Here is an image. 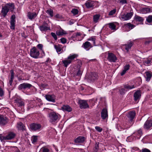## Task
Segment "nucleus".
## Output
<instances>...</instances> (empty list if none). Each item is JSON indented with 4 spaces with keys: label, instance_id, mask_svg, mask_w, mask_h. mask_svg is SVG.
Segmentation results:
<instances>
[{
    "label": "nucleus",
    "instance_id": "nucleus-1",
    "mask_svg": "<svg viewBox=\"0 0 152 152\" xmlns=\"http://www.w3.org/2000/svg\"><path fill=\"white\" fill-rule=\"evenodd\" d=\"M60 116L58 113L51 110V112L48 114L49 122L51 123H55L59 119Z\"/></svg>",
    "mask_w": 152,
    "mask_h": 152
},
{
    "label": "nucleus",
    "instance_id": "nucleus-2",
    "mask_svg": "<svg viewBox=\"0 0 152 152\" xmlns=\"http://www.w3.org/2000/svg\"><path fill=\"white\" fill-rule=\"evenodd\" d=\"M78 55L76 54H70L67 58L62 61L64 66L66 67L68 65L71 64L75 58H77Z\"/></svg>",
    "mask_w": 152,
    "mask_h": 152
},
{
    "label": "nucleus",
    "instance_id": "nucleus-3",
    "mask_svg": "<svg viewBox=\"0 0 152 152\" xmlns=\"http://www.w3.org/2000/svg\"><path fill=\"white\" fill-rule=\"evenodd\" d=\"M78 62L77 67L75 68L74 74L77 76H80L81 75L83 72V69L81 67L82 63L80 60H78Z\"/></svg>",
    "mask_w": 152,
    "mask_h": 152
},
{
    "label": "nucleus",
    "instance_id": "nucleus-4",
    "mask_svg": "<svg viewBox=\"0 0 152 152\" xmlns=\"http://www.w3.org/2000/svg\"><path fill=\"white\" fill-rule=\"evenodd\" d=\"M30 55L33 58H37L39 55V51L35 47H34L30 50Z\"/></svg>",
    "mask_w": 152,
    "mask_h": 152
},
{
    "label": "nucleus",
    "instance_id": "nucleus-5",
    "mask_svg": "<svg viewBox=\"0 0 152 152\" xmlns=\"http://www.w3.org/2000/svg\"><path fill=\"white\" fill-rule=\"evenodd\" d=\"M80 108L81 109H85L89 107V106L87 103V101L85 100H80L78 101Z\"/></svg>",
    "mask_w": 152,
    "mask_h": 152
},
{
    "label": "nucleus",
    "instance_id": "nucleus-6",
    "mask_svg": "<svg viewBox=\"0 0 152 152\" xmlns=\"http://www.w3.org/2000/svg\"><path fill=\"white\" fill-rule=\"evenodd\" d=\"M32 86V85L28 83H24L20 84L18 86V89L19 90L24 89L25 90L27 88L29 89Z\"/></svg>",
    "mask_w": 152,
    "mask_h": 152
},
{
    "label": "nucleus",
    "instance_id": "nucleus-7",
    "mask_svg": "<svg viewBox=\"0 0 152 152\" xmlns=\"http://www.w3.org/2000/svg\"><path fill=\"white\" fill-rule=\"evenodd\" d=\"M133 15L132 12L128 13L126 14H124L121 16V20L123 21L129 20Z\"/></svg>",
    "mask_w": 152,
    "mask_h": 152
},
{
    "label": "nucleus",
    "instance_id": "nucleus-8",
    "mask_svg": "<svg viewBox=\"0 0 152 152\" xmlns=\"http://www.w3.org/2000/svg\"><path fill=\"white\" fill-rule=\"evenodd\" d=\"M107 59L110 62H115L117 60V58L113 53H108Z\"/></svg>",
    "mask_w": 152,
    "mask_h": 152
},
{
    "label": "nucleus",
    "instance_id": "nucleus-9",
    "mask_svg": "<svg viewBox=\"0 0 152 152\" xmlns=\"http://www.w3.org/2000/svg\"><path fill=\"white\" fill-rule=\"evenodd\" d=\"M7 118L3 115H0V125L2 126L6 125L8 122Z\"/></svg>",
    "mask_w": 152,
    "mask_h": 152
},
{
    "label": "nucleus",
    "instance_id": "nucleus-10",
    "mask_svg": "<svg viewBox=\"0 0 152 152\" xmlns=\"http://www.w3.org/2000/svg\"><path fill=\"white\" fill-rule=\"evenodd\" d=\"M45 97L47 100L53 102H55L56 97L54 95L47 94Z\"/></svg>",
    "mask_w": 152,
    "mask_h": 152
},
{
    "label": "nucleus",
    "instance_id": "nucleus-11",
    "mask_svg": "<svg viewBox=\"0 0 152 152\" xmlns=\"http://www.w3.org/2000/svg\"><path fill=\"white\" fill-rule=\"evenodd\" d=\"M141 96V93L140 90L137 91L134 93V100L135 101H138L140 98Z\"/></svg>",
    "mask_w": 152,
    "mask_h": 152
},
{
    "label": "nucleus",
    "instance_id": "nucleus-12",
    "mask_svg": "<svg viewBox=\"0 0 152 152\" xmlns=\"http://www.w3.org/2000/svg\"><path fill=\"white\" fill-rule=\"evenodd\" d=\"M152 126V120H148L145 122L144 128L145 129H148Z\"/></svg>",
    "mask_w": 152,
    "mask_h": 152
},
{
    "label": "nucleus",
    "instance_id": "nucleus-13",
    "mask_svg": "<svg viewBox=\"0 0 152 152\" xmlns=\"http://www.w3.org/2000/svg\"><path fill=\"white\" fill-rule=\"evenodd\" d=\"M41 127V125L39 124L33 123L30 125L31 129L34 131L40 129Z\"/></svg>",
    "mask_w": 152,
    "mask_h": 152
},
{
    "label": "nucleus",
    "instance_id": "nucleus-14",
    "mask_svg": "<svg viewBox=\"0 0 152 152\" xmlns=\"http://www.w3.org/2000/svg\"><path fill=\"white\" fill-rule=\"evenodd\" d=\"M15 15H12L11 17L10 20V27L11 29L14 30L15 29Z\"/></svg>",
    "mask_w": 152,
    "mask_h": 152
},
{
    "label": "nucleus",
    "instance_id": "nucleus-15",
    "mask_svg": "<svg viewBox=\"0 0 152 152\" xmlns=\"http://www.w3.org/2000/svg\"><path fill=\"white\" fill-rule=\"evenodd\" d=\"M92 47V45L88 41L84 43L82 46V47L84 48L86 50H88Z\"/></svg>",
    "mask_w": 152,
    "mask_h": 152
},
{
    "label": "nucleus",
    "instance_id": "nucleus-16",
    "mask_svg": "<svg viewBox=\"0 0 152 152\" xmlns=\"http://www.w3.org/2000/svg\"><path fill=\"white\" fill-rule=\"evenodd\" d=\"M85 4L86 8L89 9L94 7V3L93 1L91 0H88L86 1Z\"/></svg>",
    "mask_w": 152,
    "mask_h": 152
},
{
    "label": "nucleus",
    "instance_id": "nucleus-17",
    "mask_svg": "<svg viewBox=\"0 0 152 152\" xmlns=\"http://www.w3.org/2000/svg\"><path fill=\"white\" fill-rule=\"evenodd\" d=\"M135 114L136 113L134 111H130L127 114V116L130 119L131 121H132L135 116Z\"/></svg>",
    "mask_w": 152,
    "mask_h": 152
},
{
    "label": "nucleus",
    "instance_id": "nucleus-18",
    "mask_svg": "<svg viewBox=\"0 0 152 152\" xmlns=\"http://www.w3.org/2000/svg\"><path fill=\"white\" fill-rule=\"evenodd\" d=\"M47 23H44L43 24L39 27L40 30L41 31H46L49 30V28L47 26Z\"/></svg>",
    "mask_w": 152,
    "mask_h": 152
},
{
    "label": "nucleus",
    "instance_id": "nucleus-19",
    "mask_svg": "<svg viewBox=\"0 0 152 152\" xmlns=\"http://www.w3.org/2000/svg\"><path fill=\"white\" fill-rule=\"evenodd\" d=\"M101 116L103 119H105L108 117L107 110L106 109H103L101 113Z\"/></svg>",
    "mask_w": 152,
    "mask_h": 152
},
{
    "label": "nucleus",
    "instance_id": "nucleus-20",
    "mask_svg": "<svg viewBox=\"0 0 152 152\" xmlns=\"http://www.w3.org/2000/svg\"><path fill=\"white\" fill-rule=\"evenodd\" d=\"M61 109L64 111L70 112L72 110V108L68 105H64L61 107Z\"/></svg>",
    "mask_w": 152,
    "mask_h": 152
},
{
    "label": "nucleus",
    "instance_id": "nucleus-21",
    "mask_svg": "<svg viewBox=\"0 0 152 152\" xmlns=\"http://www.w3.org/2000/svg\"><path fill=\"white\" fill-rule=\"evenodd\" d=\"M37 15V14L36 12H28L27 16L29 19L32 20L36 18Z\"/></svg>",
    "mask_w": 152,
    "mask_h": 152
},
{
    "label": "nucleus",
    "instance_id": "nucleus-22",
    "mask_svg": "<svg viewBox=\"0 0 152 152\" xmlns=\"http://www.w3.org/2000/svg\"><path fill=\"white\" fill-rule=\"evenodd\" d=\"M15 136V134L14 133L10 132L6 136V140H11L14 138Z\"/></svg>",
    "mask_w": 152,
    "mask_h": 152
},
{
    "label": "nucleus",
    "instance_id": "nucleus-23",
    "mask_svg": "<svg viewBox=\"0 0 152 152\" xmlns=\"http://www.w3.org/2000/svg\"><path fill=\"white\" fill-rule=\"evenodd\" d=\"M133 45V42H128L126 44L124 45V46H125V50L127 52H128L129 51V49H131V47Z\"/></svg>",
    "mask_w": 152,
    "mask_h": 152
},
{
    "label": "nucleus",
    "instance_id": "nucleus-24",
    "mask_svg": "<svg viewBox=\"0 0 152 152\" xmlns=\"http://www.w3.org/2000/svg\"><path fill=\"white\" fill-rule=\"evenodd\" d=\"M9 10V8L7 6H4L2 8L1 13L4 17H5L6 16Z\"/></svg>",
    "mask_w": 152,
    "mask_h": 152
},
{
    "label": "nucleus",
    "instance_id": "nucleus-25",
    "mask_svg": "<svg viewBox=\"0 0 152 152\" xmlns=\"http://www.w3.org/2000/svg\"><path fill=\"white\" fill-rule=\"evenodd\" d=\"M84 137H83L80 136L78 137L75 140V143H80L83 142L85 140Z\"/></svg>",
    "mask_w": 152,
    "mask_h": 152
},
{
    "label": "nucleus",
    "instance_id": "nucleus-26",
    "mask_svg": "<svg viewBox=\"0 0 152 152\" xmlns=\"http://www.w3.org/2000/svg\"><path fill=\"white\" fill-rule=\"evenodd\" d=\"M145 73L146 74L145 77L146 80L147 81H149L152 77V73L148 71L145 72Z\"/></svg>",
    "mask_w": 152,
    "mask_h": 152
},
{
    "label": "nucleus",
    "instance_id": "nucleus-27",
    "mask_svg": "<svg viewBox=\"0 0 152 152\" xmlns=\"http://www.w3.org/2000/svg\"><path fill=\"white\" fill-rule=\"evenodd\" d=\"M124 26L126 28L128 29V31L133 29L135 26V25L131 24L130 23L125 24Z\"/></svg>",
    "mask_w": 152,
    "mask_h": 152
},
{
    "label": "nucleus",
    "instance_id": "nucleus-28",
    "mask_svg": "<svg viewBox=\"0 0 152 152\" xmlns=\"http://www.w3.org/2000/svg\"><path fill=\"white\" fill-rule=\"evenodd\" d=\"M98 77V75L95 72H92L91 75L90 79L92 81H94L97 79Z\"/></svg>",
    "mask_w": 152,
    "mask_h": 152
},
{
    "label": "nucleus",
    "instance_id": "nucleus-29",
    "mask_svg": "<svg viewBox=\"0 0 152 152\" xmlns=\"http://www.w3.org/2000/svg\"><path fill=\"white\" fill-rule=\"evenodd\" d=\"M134 19L136 21L139 22L140 23L142 22L144 20V19L142 17L137 15H135V16Z\"/></svg>",
    "mask_w": 152,
    "mask_h": 152
},
{
    "label": "nucleus",
    "instance_id": "nucleus-30",
    "mask_svg": "<svg viewBox=\"0 0 152 152\" xmlns=\"http://www.w3.org/2000/svg\"><path fill=\"white\" fill-rule=\"evenodd\" d=\"M56 34L58 36L63 35L66 34V32L63 29L58 30L56 32Z\"/></svg>",
    "mask_w": 152,
    "mask_h": 152
},
{
    "label": "nucleus",
    "instance_id": "nucleus-31",
    "mask_svg": "<svg viewBox=\"0 0 152 152\" xmlns=\"http://www.w3.org/2000/svg\"><path fill=\"white\" fill-rule=\"evenodd\" d=\"M10 72L11 73V76L10 80L9 81V84H10V86H11L14 78V75L12 70H11Z\"/></svg>",
    "mask_w": 152,
    "mask_h": 152
},
{
    "label": "nucleus",
    "instance_id": "nucleus-32",
    "mask_svg": "<svg viewBox=\"0 0 152 152\" xmlns=\"http://www.w3.org/2000/svg\"><path fill=\"white\" fill-rule=\"evenodd\" d=\"M38 140V136H33L31 138V141L32 142L35 144L37 142Z\"/></svg>",
    "mask_w": 152,
    "mask_h": 152
},
{
    "label": "nucleus",
    "instance_id": "nucleus-33",
    "mask_svg": "<svg viewBox=\"0 0 152 152\" xmlns=\"http://www.w3.org/2000/svg\"><path fill=\"white\" fill-rule=\"evenodd\" d=\"M17 127L19 130H23L24 129L23 125L22 123L20 122L18 123Z\"/></svg>",
    "mask_w": 152,
    "mask_h": 152
},
{
    "label": "nucleus",
    "instance_id": "nucleus-34",
    "mask_svg": "<svg viewBox=\"0 0 152 152\" xmlns=\"http://www.w3.org/2000/svg\"><path fill=\"white\" fill-rule=\"evenodd\" d=\"M16 103L18 104L19 106H22L24 105V103L21 100L18 99L16 100Z\"/></svg>",
    "mask_w": 152,
    "mask_h": 152
},
{
    "label": "nucleus",
    "instance_id": "nucleus-35",
    "mask_svg": "<svg viewBox=\"0 0 152 152\" xmlns=\"http://www.w3.org/2000/svg\"><path fill=\"white\" fill-rule=\"evenodd\" d=\"M54 48L56 50V51L58 53H60L61 50V46L60 45H54Z\"/></svg>",
    "mask_w": 152,
    "mask_h": 152
},
{
    "label": "nucleus",
    "instance_id": "nucleus-36",
    "mask_svg": "<svg viewBox=\"0 0 152 152\" xmlns=\"http://www.w3.org/2000/svg\"><path fill=\"white\" fill-rule=\"evenodd\" d=\"M109 27L112 30H116V26L113 23H110L108 24Z\"/></svg>",
    "mask_w": 152,
    "mask_h": 152
},
{
    "label": "nucleus",
    "instance_id": "nucleus-37",
    "mask_svg": "<svg viewBox=\"0 0 152 152\" xmlns=\"http://www.w3.org/2000/svg\"><path fill=\"white\" fill-rule=\"evenodd\" d=\"M46 12L51 17L53 16V11L52 10L49 9L46 11Z\"/></svg>",
    "mask_w": 152,
    "mask_h": 152
},
{
    "label": "nucleus",
    "instance_id": "nucleus-38",
    "mask_svg": "<svg viewBox=\"0 0 152 152\" xmlns=\"http://www.w3.org/2000/svg\"><path fill=\"white\" fill-rule=\"evenodd\" d=\"M137 137L138 139H139L142 134V131L141 129L138 130L137 132Z\"/></svg>",
    "mask_w": 152,
    "mask_h": 152
},
{
    "label": "nucleus",
    "instance_id": "nucleus-39",
    "mask_svg": "<svg viewBox=\"0 0 152 152\" xmlns=\"http://www.w3.org/2000/svg\"><path fill=\"white\" fill-rule=\"evenodd\" d=\"M42 152H48L50 151L49 149L46 147H44L42 148L40 150Z\"/></svg>",
    "mask_w": 152,
    "mask_h": 152
},
{
    "label": "nucleus",
    "instance_id": "nucleus-40",
    "mask_svg": "<svg viewBox=\"0 0 152 152\" xmlns=\"http://www.w3.org/2000/svg\"><path fill=\"white\" fill-rule=\"evenodd\" d=\"M99 15H96L93 16V20L94 22L96 23L97 22L99 18Z\"/></svg>",
    "mask_w": 152,
    "mask_h": 152
},
{
    "label": "nucleus",
    "instance_id": "nucleus-41",
    "mask_svg": "<svg viewBox=\"0 0 152 152\" xmlns=\"http://www.w3.org/2000/svg\"><path fill=\"white\" fill-rule=\"evenodd\" d=\"M150 11V9L147 8H145L142 10V12L143 13H147L149 12Z\"/></svg>",
    "mask_w": 152,
    "mask_h": 152
},
{
    "label": "nucleus",
    "instance_id": "nucleus-42",
    "mask_svg": "<svg viewBox=\"0 0 152 152\" xmlns=\"http://www.w3.org/2000/svg\"><path fill=\"white\" fill-rule=\"evenodd\" d=\"M124 87L125 89H127L128 90L132 89L134 88L133 85L130 86L129 85H126L124 86Z\"/></svg>",
    "mask_w": 152,
    "mask_h": 152
},
{
    "label": "nucleus",
    "instance_id": "nucleus-43",
    "mask_svg": "<svg viewBox=\"0 0 152 152\" xmlns=\"http://www.w3.org/2000/svg\"><path fill=\"white\" fill-rule=\"evenodd\" d=\"M117 2L123 4H127V1L126 0H119L117 1Z\"/></svg>",
    "mask_w": 152,
    "mask_h": 152
},
{
    "label": "nucleus",
    "instance_id": "nucleus-44",
    "mask_svg": "<svg viewBox=\"0 0 152 152\" xmlns=\"http://www.w3.org/2000/svg\"><path fill=\"white\" fill-rule=\"evenodd\" d=\"M71 12L74 15H75L78 13V11L77 9H73L72 10Z\"/></svg>",
    "mask_w": 152,
    "mask_h": 152
},
{
    "label": "nucleus",
    "instance_id": "nucleus-45",
    "mask_svg": "<svg viewBox=\"0 0 152 152\" xmlns=\"http://www.w3.org/2000/svg\"><path fill=\"white\" fill-rule=\"evenodd\" d=\"M95 39L94 37H91L88 39V40L91 41L92 42V45L94 46L95 45Z\"/></svg>",
    "mask_w": 152,
    "mask_h": 152
},
{
    "label": "nucleus",
    "instance_id": "nucleus-46",
    "mask_svg": "<svg viewBox=\"0 0 152 152\" xmlns=\"http://www.w3.org/2000/svg\"><path fill=\"white\" fill-rule=\"evenodd\" d=\"M146 20L148 23H151L152 21V16H148L146 18Z\"/></svg>",
    "mask_w": 152,
    "mask_h": 152
},
{
    "label": "nucleus",
    "instance_id": "nucleus-47",
    "mask_svg": "<svg viewBox=\"0 0 152 152\" xmlns=\"http://www.w3.org/2000/svg\"><path fill=\"white\" fill-rule=\"evenodd\" d=\"M7 6L9 9L10 8L11 9H13L14 7V4H8Z\"/></svg>",
    "mask_w": 152,
    "mask_h": 152
},
{
    "label": "nucleus",
    "instance_id": "nucleus-48",
    "mask_svg": "<svg viewBox=\"0 0 152 152\" xmlns=\"http://www.w3.org/2000/svg\"><path fill=\"white\" fill-rule=\"evenodd\" d=\"M116 11V9H114L111 10L109 13L108 15H112L114 14Z\"/></svg>",
    "mask_w": 152,
    "mask_h": 152
},
{
    "label": "nucleus",
    "instance_id": "nucleus-49",
    "mask_svg": "<svg viewBox=\"0 0 152 152\" xmlns=\"http://www.w3.org/2000/svg\"><path fill=\"white\" fill-rule=\"evenodd\" d=\"M95 129L97 131L99 132H101L102 130V129L99 126H96L95 127Z\"/></svg>",
    "mask_w": 152,
    "mask_h": 152
},
{
    "label": "nucleus",
    "instance_id": "nucleus-50",
    "mask_svg": "<svg viewBox=\"0 0 152 152\" xmlns=\"http://www.w3.org/2000/svg\"><path fill=\"white\" fill-rule=\"evenodd\" d=\"M130 67V65L129 64H126L124 66V69L126 71L128 70Z\"/></svg>",
    "mask_w": 152,
    "mask_h": 152
},
{
    "label": "nucleus",
    "instance_id": "nucleus-51",
    "mask_svg": "<svg viewBox=\"0 0 152 152\" xmlns=\"http://www.w3.org/2000/svg\"><path fill=\"white\" fill-rule=\"evenodd\" d=\"M51 34L55 40H56L57 39V37L55 33L53 32H51Z\"/></svg>",
    "mask_w": 152,
    "mask_h": 152
},
{
    "label": "nucleus",
    "instance_id": "nucleus-52",
    "mask_svg": "<svg viewBox=\"0 0 152 152\" xmlns=\"http://www.w3.org/2000/svg\"><path fill=\"white\" fill-rule=\"evenodd\" d=\"M81 34L80 32L75 33L73 34L74 37H77L78 36H80Z\"/></svg>",
    "mask_w": 152,
    "mask_h": 152
},
{
    "label": "nucleus",
    "instance_id": "nucleus-53",
    "mask_svg": "<svg viewBox=\"0 0 152 152\" xmlns=\"http://www.w3.org/2000/svg\"><path fill=\"white\" fill-rule=\"evenodd\" d=\"M61 42L63 44H65L66 42V40L65 38H62L60 39Z\"/></svg>",
    "mask_w": 152,
    "mask_h": 152
},
{
    "label": "nucleus",
    "instance_id": "nucleus-54",
    "mask_svg": "<svg viewBox=\"0 0 152 152\" xmlns=\"http://www.w3.org/2000/svg\"><path fill=\"white\" fill-rule=\"evenodd\" d=\"M127 90H126L127 91ZM120 94H124L126 91L125 90V88H122L120 90Z\"/></svg>",
    "mask_w": 152,
    "mask_h": 152
},
{
    "label": "nucleus",
    "instance_id": "nucleus-55",
    "mask_svg": "<svg viewBox=\"0 0 152 152\" xmlns=\"http://www.w3.org/2000/svg\"><path fill=\"white\" fill-rule=\"evenodd\" d=\"M6 136H3L1 134L0 135V139L1 141L6 140Z\"/></svg>",
    "mask_w": 152,
    "mask_h": 152
},
{
    "label": "nucleus",
    "instance_id": "nucleus-56",
    "mask_svg": "<svg viewBox=\"0 0 152 152\" xmlns=\"http://www.w3.org/2000/svg\"><path fill=\"white\" fill-rule=\"evenodd\" d=\"M4 94V91L0 87V96H2Z\"/></svg>",
    "mask_w": 152,
    "mask_h": 152
},
{
    "label": "nucleus",
    "instance_id": "nucleus-57",
    "mask_svg": "<svg viewBox=\"0 0 152 152\" xmlns=\"http://www.w3.org/2000/svg\"><path fill=\"white\" fill-rule=\"evenodd\" d=\"M142 152H151L150 150L146 148H144L142 149Z\"/></svg>",
    "mask_w": 152,
    "mask_h": 152
},
{
    "label": "nucleus",
    "instance_id": "nucleus-58",
    "mask_svg": "<svg viewBox=\"0 0 152 152\" xmlns=\"http://www.w3.org/2000/svg\"><path fill=\"white\" fill-rule=\"evenodd\" d=\"M37 47L40 50H42L43 47V45L41 44H39L37 45Z\"/></svg>",
    "mask_w": 152,
    "mask_h": 152
},
{
    "label": "nucleus",
    "instance_id": "nucleus-59",
    "mask_svg": "<svg viewBox=\"0 0 152 152\" xmlns=\"http://www.w3.org/2000/svg\"><path fill=\"white\" fill-rule=\"evenodd\" d=\"M99 142H96V144L95 146V148L96 150H97L99 148Z\"/></svg>",
    "mask_w": 152,
    "mask_h": 152
},
{
    "label": "nucleus",
    "instance_id": "nucleus-60",
    "mask_svg": "<svg viewBox=\"0 0 152 152\" xmlns=\"http://www.w3.org/2000/svg\"><path fill=\"white\" fill-rule=\"evenodd\" d=\"M139 150V149L137 148H132L131 151L132 152H134V151H138Z\"/></svg>",
    "mask_w": 152,
    "mask_h": 152
},
{
    "label": "nucleus",
    "instance_id": "nucleus-61",
    "mask_svg": "<svg viewBox=\"0 0 152 152\" xmlns=\"http://www.w3.org/2000/svg\"><path fill=\"white\" fill-rule=\"evenodd\" d=\"M151 60L148 59L145 61V63L149 65V64H151Z\"/></svg>",
    "mask_w": 152,
    "mask_h": 152
},
{
    "label": "nucleus",
    "instance_id": "nucleus-62",
    "mask_svg": "<svg viewBox=\"0 0 152 152\" xmlns=\"http://www.w3.org/2000/svg\"><path fill=\"white\" fill-rule=\"evenodd\" d=\"M151 42H152V40H148L146 41L145 42V44H148L149 43H150Z\"/></svg>",
    "mask_w": 152,
    "mask_h": 152
},
{
    "label": "nucleus",
    "instance_id": "nucleus-63",
    "mask_svg": "<svg viewBox=\"0 0 152 152\" xmlns=\"http://www.w3.org/2000/svg\"><path fill=\"white\" fill-rule=\"evenodd\" d=\"M126 71L124 69L122 72L121 73V76L123 75L126 73Z\"/></svg>",
    "mask_w": 152,
    "mask_h": 152
},
{
    "label": "nucleus",
    "instance_id": "nucleus-64",
    "mask_svg": "<svg viewBox=\"0 0 152 152\" xmlns=\"http://www.w3.org/2000/svg\"><path fill=\"white\" fill-rule=\"evenodd\" d=\"M121 152H125L126 151V150L125 148H122L121 149Z\"/></svg>",
    "mask_w": 152,
    "mask_h": 152
}]
</instances>
